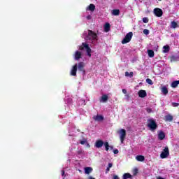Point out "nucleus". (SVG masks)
<instances>
[{"mask_svg": "<svg viewBox=\"0 0 179 179\" xmlns=\"http://www.w3.org/2000/svg\"><path fill=\"white\" fill-rule=\"evenodd\" d=\"M147 127L152 131H156L157 129V123H156V120L153 119H148Z\"/></svg>", "mask_w": 179, "mask_h": 179, "instance_id": "obj_1", "label": "nucleus"}, {"mask_svg": "<svg viewBox=\"0 0 179 179\" xmlns=\"http://www.w3.org/2000/svg\"><path fill=\"white\" fill-rule=\"evenodd\" d=\"M86 50L87 51V54L88 55V57H92V49L90 48V47L89 46V44L85 43H83L82 45L79 46V50L80 51H83V50Z\"/></svg>", "mask_w": 179, "mask_h": 179, "instance_id": "obj_2", "label": "nucleus"}, {"mask_svg": "<svg viewBox=\"0 0 179 179\" xmlns=\"http://www.w3.org/2000/svg\"><path fill=\"white\" fill-rule=\"evenodd\" d=\"M170 155V151L169 150V147L166 146L164 149L162 150V153L160 154L161 159H167Z\"/></svg>", "mask_w": 179, "mask_h": 179, "instance_id": "obj_3", "label": "nucleus"}, {"mask_svg": "<svg viewBox=\"0 0 179 179\" xmlns=\"http://www.w3.org/2000/svg\"><path fill=\"white\" fill-rule=\"evenodd\" d=\"M134 36V34L132 32H129L125 36L124 38L122 41V44H127V43H129L131 40L132 39V36Z\"/></svg>", "mask_w": 179, "mask_h": 179, "instance_id": "obj_4", "label": "nucleus"}, {"mask_svg": "<svg viewBox=\"0 0 179 179\" xmlns=\"http://www.w3.org/2000/svg\"><path fill=\"white\" fill-rule=\"evenodd\" d=\"M87 40H97V34H96V33H94V31L89 29L88 30V36H87Z\"/></svg>", "mask_w": 179, "mask_h": 179, "instance_id": "obj_5", "label": "nucleus"}, {"mask_svg": "<svg viewBox=\"0 0 179 179\" xmlns=\"http://www.w3.org/2000/svg\"><path fill=\"white\" fill-rule=\"evenodd\" d=\"M118 134H120L121 143H124V141H125V136H127V131L124 129H121L118 131Z\"/></svg>", "mask_w": 179, "mask_h": 179, "instance_id": "obj_6", "label": "nucleus"}, {"mask_svg": "<svg viewBox=\"0 0 179 179\" xmlns=\"http://www.w3.org/2000/svg\"><path fill=\"white\" fill-rule=\"evenodd\" d=\"M153 12L157 17H162V16H163V10L161 8H155Z\"/></svg>", "mask_w": 179, "mask_h": 179, "instance_id": "obj_7", "label": "nucleus"}, {"mask_svg": "<svg viewBox=\"0 0 179 179\" xmlns=\"http://www.w3.org/2000/svg\"><path fill=\"white\" fill-rule=\"evenodd\" d=\"M77 68L80 72H82L84 75L86 73V71H85V63L84 62H79L77 65Z\"/></svg>", "mask_w": 179, "mask_h": 179, "instance_id": "obj_8", "label": "nucleus"}, {"mask_svg": "<svg viewBox=\"0 0 179 179\" xmlns=\"http://www.w3.org/2000/svg\"><path fill=\"white\" fill-rule=\"evenodd\" d=\"M104 145V141L103 140H96L94 143V147L97 148V149H100V148H103V145Z\"/></svg>", "mask_w": 179, "mask_h": 179, "instance_id": "obj_9", "label": "nucleus"}, {"mask_svg": "<svg viewBox=\"0 0 179 179\" xmlns=\"http://www.w3.org/2000/svg\"><path fill=\"white\" fill-rule=\"evenodd\" d=\"M76 72H78V64L73 66L70 74L71 76H76Z\"/></svg>", "mask_w": 179, "mask_h": 179, "instance_id": "obj_10", "label": "nucleus"}, {"mask_svg": "<svg viewBox=\"0 0 179 179\" xmlns=\"http://www.w3.org/2000/svg\"><path fill=\"white\" fill-rule=\"evenodd\" d=\"M74 58L76 61H79V59L82 58V52H80L79 50L76 51L74 54Z\"/></svg>", "mask_w": 179, "mask_h": 179, "instance_id": "obj_11", "label": "nucleus"}, {"mask_svg": "<svg viewBox=\"0 0 179 179\" xmlns=\"http://www.w3.org/2000/svg\"><path fill=\"white\" fill-rule=\"evenodd\" d=\"M148 96V94L146 93L145 90H141L138 91V97H141V99H144V97H146Z\"/></svg>", "mask_w": 179, "mask_h": 179, "instance_id": "obj_12", "label": "nucleus"}, {"mask_svg": "<svg viewBox=\"0 0 179 179\" xmlns=\"http://www.w3.org/2000/svg\"><path fill=\"white\" fill-rule=\"evenodd\" d=\"M103 30L106 33H108L110 30H111V25H110V23H106L103 26Z\"/></svg>", "mask_w": 179, "mask_h": 179, "instance_id": "obj_13", "label": "nucleus"}, {"mask_svg": "<svg viewBox=\"0 0 179 179\" xmlns=\"http://www.w3.org/2000/svg\"><path fill=\"white\" fill-rule=\"evenodd\" d=\"M161 92L163 93L164 96H167V94H169V90L166 86H163L161 88Z\"/></svg>", "mask_w": 179, "mask_h": 179, "instance_id": "obj_14", "label": "nucleus"}, {"mask_svg": "<svg viewBox=\"0 0 179 179\" xmlns=\"http://www.w3.org/2000/svg\"><path fill=\"white\" fill-rule=\"evenodd\" d=\"M93 120H94V121H103L104 117L103 115H97L96 116L93 117Z\"/></svg>", "mask_w": 179, "mask_h": 179, "instance_id": "obj_15", "label": "nucleus"}, {"mask_svg": "<svg viewBox=\"0 0 179 179\" xmlns=\"http://www.w3.org/2000/svg\"><path fill=\"white\" fill-rule=\"evenodd\" d=\"M96 6H94L93 3L90 4V6L87 8V10H90L91 12H94Z\"/></svg>", "mask_w": 179, "mask_h": 179, "instance_id": "obj_16", "label": "nucleus"}, {"mask_svg": "<svg viewBox=\"0 0 179 179\" xmlns=\"http://www.w3.org/2000/svg\"><path fill=\"white\" fill-rule=\"evenodd\" d=\"M178 59H179V57L178 56L172 55L170 57L171 62H177V61H178Z\"/></svg>", "mask_w": 179, "mask_h": 179, "instance_id": "obj_17", "label": "nucleus"}, {"mask_svg": "<svg viewBox=\"0 0 179 179\" xmlns=\"http://www.w3.org/2000/svg\"><path fill=\"white\" fill-rule=\"evenodd\" d=\"M136 159L138 162H145V156H143V155H137L136 157Z\"/></svg>", "mask_w": 179, "mask_h": 179, "instance_id": "obj_18", "label": "nucleus"}, {"mask_svg": "<svg viewBox=\"0 0 179 179\" xmlns=\"http://www.w3.org/2000/svg\"><path fill=\"white\" fill-rule=\"evenodd\" d=\"M158 138L160 141H163V139H164V138H166V134H164V132L161 131L159 134H158Z\"/></svg>", "mask_w": 179, "mask_h": 179, "instance_id": "obj_19", "label": "nucleus"}, {"mask_svg": "<svg viewBox=\"0 0 179 179\" xmlns=\"http://www.w3.org/2000/svg\"><path fill=\"white\" fill-rule=\"evenodd\" d=\"M93 171V168L92 167H85V174H90Z\"/></svg>", "mask_w": 179, "mask_h": 179, "instance_id": "obj_20", "label": "nucleus"}, {"mask_svg": "<svg viewBox=\"0 0 179 179\" xmlns=\"http://www.w3.org/2000/svg\"><path fill=\"white\" fill-rule=\"evenodd\" d=\"M148 54L150 58H153V57H155V52L153 51V50H148Z\"/></svg>", "mask_w": 179, "mask_h": 179, "instance_id": "obj_21", "label": "nucleus"}, {"mask_svg": "<svg viewBox=\"0 0 179 179\" xmlns=\"http://www.w3.org/2000/svg\"><path fill=\"white\" fill-rule=\"evenodd\" d=\"M178 85H179V80H175L172 82L171 86V87H173L174 89H176V87H177Z\"/></svg>", "mask_w": 179, "mask_h": 179, "instance_id": "obj_22", "label": "nucleus"}, {"mask_svg": "<svg viewBox=\"0 0 179 179\" xmlns=\"http://www.w3.org/2000/svg\"><path fill=\"white\" fill-rule=\"evenodd\" d=\"M108 100V96L106 94H103L101 96V101L103 103H106V101Z\"/></svg>", "mask_w": 179, "mask_h": 179, "instance_id": "obj_23", "label": "nucleus"}, {"mask_svg": "<svg viewBox=\"0 0 179 179\" xmlns=\"http://www.w3.org/2000/svg\"><path fill=\"white\" fill-rule=\"evenodd\" d=\"M132 178V175L129 173H126L123 175L122 179Z\"/></svg>", "mask_w": 179, "mask_h": 179, "instance_id": "obj_24", "label": "nucleus"}, {"mask_svg": "<svg viewBox=\"0 0 179 179\" xmlns=\"http://www.w3.org/2000/svg\"><path fill=\"white\" fill-rule=\"evenodd\" d=\"M112 15H113V16H118L120 15V10H118V9L113 10Z\"/></svg>", "mask_w": 179, "mask_h": 179, "instance_id": "obj_25", "label": "nucleus"}, {"mask_svg": "<svg viewBox=\"0 0 179 179\" xmlns=\"http://www.w3.org/2000/svg\"><path fill=\"white\" fill-rule=\"evenodd\" d=\"M165 121H173V116L171 115H167L165 116Z\"/></svg>", "mask_w": 179, "mask_h": 179, "instance_id": "obj_26", "label": "nucleus"}, {"mask_svg": "<svg viewBox=\"0 0 179 179\" xmlns=\"http://www.w3.org/2000/svg\"><path fill=\"white\" fill-rule=\"evenodd\" d=\"M103 145L105 146V150L106 152H108L110 150V144H108V142L106 141L105 143L103 142Z\"/></svg>", "mask_w": 179, "mask_h": 179, "instance_id": "obj_27", "label": "nucleus"}, {"mask_svg": "<svg viewBox=\"0 0 179 179\" xmlns=\"http://www.w3.org/2000/svg\"><path fill=\"white\" fill-rule=\"evenodd\" d=\"M163 52H169V51H170V46H169V45H166L163 47Z\"/></svg>", "mask_w": 179, "mask_h": 179, "instance_id": "obj_28", "label": "nucleus"}, {"mask_svg": "<svg viewBox=\"0 0 179 179\" xmlns=\"http://www.w3.org/2000/svg\"><path fill=\"white\" fill-rule=\"evenodd\" d=\"M177 27H178V23H172L171 24V29H177Z\"/></svg>", "mask_w": 179, "mask_h": 179, "instance_id": "obj_29", "label": "nucleus"}, {"mask_svg": "<svg viewBox=\"0 0 179 179\" xmlns=\"http://www.w3.org/2000/svg\"><path fill=\"white\" fill-rule=\"evenodd\" d=\"M146 83H148V85H153V81L152 80V79L150 78H147L146 80Z\"/></svg>", "mask_w": 179, "mask_h": 179, "instance_id": "obj_30", "label": "nucleus"}, {"mask_svg": "<svg viewBox=\"0 0 179 179\" xmlns=\"http://www.w3.org/2000/svg\"><path fill=\"white\" fill-rule=\"evenodd\" d=\"M143 33L144 34H145V36H148V34H149V33H150V31H149V29H144L143 31Z\"/></svg>", "mask_w": 179, "mask_h": 179, "instance_id": "obj_31", "label": "nucleus"}, {"mask_svg": "<svg viewBox=\"0 0 179 179\" xmlns=\"http://www.w3.org/2000/svg\"><path fill=\"white\" fill-rule=\"evenodd\" d=\"M138 171H139L138 170L137 168L134 169L133 170V174H134V176H136V174H138Z\"/></svg>", "mask_w": 179, "mask_h": 179, "instance_id": "obj_32", "label": "nucleus"}, {"mask_svg": "<svg viewBox=\"0 0 179 179\" xmlns=\"http://www.w3.org/2000/svg\"><path fill=\"white\" fill-rule=\"evenodd\" d=\"M143 23H148L149 22V18L148 17H143Z\"/></svg>", "mask_w": 179, "mask_h": 179, "instance_id": "obj_33", "label": "nucleus"}, {"mask_svg": "<svg viewBox=\"0 0 179 179\" xmlns=\"http://www.w3.org/2000/svg\"><path fill=\"white\" fill-rule=\"evenodd\" d=\"M172 106H173V107H178L179 103H178L173 102V103H172Z\"/></svg>", "mask_w": 179, "mask_h": 179, "instance_id": "obj_34", "label": "nucleus"}, {"mask_svg": "<svg viewBox=\"0 0 179 179\" xmlns=\"http://www.w3.org/2000/svg\"><path fill=\"white\" fill-rule=\"evenodd\" d=\"M146 111H147V113H148V114H150V113H152V108H146Z\"/></svg>", "mask_w": 179, "mask_h": 179, "instance_id": "obj_35", "label": "nucleus"}, {"mask_svg": "<svg viewBox=\"0 0 179 179\" xmlns=\"http://www.w3.org/2000/svg\"><path fill=\"white\" fill-rule=\"evenodd\" d=\"M118 152H119V151H118L117 149H115V150H113L114 155H118Z\"/></svg>", "mask_w": 179, "mask_h": 179, "instance_id": "obj_36", "label": "nucleus"}, {"mask_svg": "<svg viewBox=\"0 0 179 179\" xmlns=\"http://www.w3.org/2000/svg\"><path fill=\"white\" fill-rule=\"evenodd\" d=\"M129 76L130 77V78H132L133 76H134V72H130L129 73Z\"/></svg>", "mask_w": 179, "mask_h": 179, "instance_id": "obj_37", "label": "nucleus"}, {"mask_svg": "<svg viewBox=\"0 0 179 179\" xmlns=\"http://www.w3.org/2000/svg\"><path fill=\"white\" fill-rule=\"evenodd\" d=\"M86 140H84V141H81L80 142V143L81 144V145H85V143H86Z\"/></svg>", "mask_w": 179, "mask_h": 179, "instance_id": "obj_38", "label": "nucleus"}, {"mask_svg": "<svg viewBox=\"0 0 179 179\" xmlns=\"http://www.w3.org/2000/svg\"><path fill=\"white\" fill-rule=\"evenodd\" d=\"M113 179H120V177H118L117 175H113Z\"/></svg>", "mask_w": 179, "mask_h": 179, "instance_id": "obj_39", "label": "nucleus"}, {"mask_svg": "<svg viewBox=\"0 0 179 179\" xmlns=\"http://www.w3.org/2000/svg\"><path fill=\"white\" fill-rule=\"evenodd\" d=\"M108 167H109V169H111V167H113V163H109L108 164Z\"/></svg>", "mask_w": 179, "mask_h": 179, "instance_id": "obj_40", "label": "nucleus"}, {"mask_svg": "<svg viewBox=\"0 0 179 179\" xmlns=\"http://www.w3.org/2000/svg\"><path fill=\"white\" fill-rule=\"evenodd\" d=\"M124 75H125V76L128 77V76H129V73L128 71H126L124 73Z\"/></svg>", "mask_w": 179, "mask_h": 179, "instance_id": "obj_41", "label": "nucleus"}, {"mask_svg": "<svg viewBox=\"0 0 179 179\" xmlns=\"http://www.w3.org/2000/svg\"><path fill=\"white\" fill-rule=\"evenodd\" d=\"M122 93H124V94H127V90L122 89Z\"/></svg>", "mask_w": 179, "mask_h": 179, "instance_id": "obj_42", "label": "nucleus"}, {"mask_svg": "<svg viewBox=\"0 0 179 179\" xmlns=\"http://www.w3.org/2000/svg\"><path fill=\"white\" fill-rule=\"evenodd\" d=\"M87 19L88 20H90V19H92V16H91V15H87Z\"/></svg>", "mask_w": 179, "mask_h": 179, "instance_id": "obj_43", "label": "nucleus"}, {"mask_svg": "<svg viewBox=\"0 0 179 179\" xmlns=\"http://www.w3.org/2000/svg\"><path fill=\"white\" fill-rule=\"evenodd\" d=\"M62 176H65V171L64 170L62 171Z\"/></svg>", "mask_w": 179, "mask_h": 179, "instance_id": "obj_44", "label": "nucleus"}, {"mask_svg": "<svg viewBox=\"0 0 179 179\" xmlns=\"http://www.w3.org/2000/svg\"><path fill=\"white\" fill-rule=\"evenodd\" d=\"M109 148L110 149V150H113V149H114V147H113V145H109Z\"/></svg>", "mask_w": 179, "mask_h": 179, "instance_id": "obj_45", "label": "nucleus"}, {"mask_svg": "<svg viewBox=\"0 0 179 179\" xmlns=\"http://www.w3.org/2000/svg\"><path fill=\"white\" fill-rule=\"evenodd\" d=\"M106 171H107V172L110 171V167H107Z\"/></svg>", "mask_w": 179, "mask_h": 179, "instance_id": "obj_46", "label": "nucleus"}, {"mask_svg": "<svg viewBox=\"0 0 179 179\" xmlns=\"http://www.w3.org/2000/svg\"><path fill=\"white\" fill-rule=\"evenodd\" d=\"M88 179H96V178H93L92 176H90Z\"/></svg>", "mask_w": 179, "mask_h": 179, "instance_id": "obj_47", "label": "nucleus"}, {"mask_svg": "<svg viewBox=\"0 0 179 179\" xmlns=\"http://www.w3.org/2000/svg\"><path fill=\"white\" fill-rule=\"evenodd\" d=\"M157 179H164V178H163L159 176Z\"/></svg>", "mask_w": 179, "mask_h": 179, "instance_id": "obj_48", "label": "nucleus"}, {"mask_svg": "<svg viewBox=\"0 0 179 179\" xmlns=\"http://www.w3.org/2000/svg\"><path fill=\"white\" fill-rule=\"evenodd\" d=\"M171 23H176V22L175 21H172V22H171Z\"/></svg>", "mask_w": 179, "mask_h": 179, "instance_id": "obj_49", "label": "nucleus"}, {"mask_svg": "<svg viewBox=\"0 0 179 179\" xmlns=\"http://www.w3.org/2000/svg\"><path fill=\"white\" fill-rule=\"evenodd\" d=\"M88 148H90V145L87 144Z\"/></svg>", "mask_w": 179, "mask_h": 179, "instance_id": "obj_50", "label": "nucleus"}, {"mask_svg": "<svg viewBox=\"0 0 179 179\" xmlns=\"http://www.w3.org/2000/svg\"><path fill=\"white\" fill-rule=\"evenodd\" d=\"M79 172H80V173H82V171H81V170H79Z\"/></svg>", "mask_w": 179, "mask_h": 179, "instance_id": "obj_51", "label": "nucleus"}, {"mask_svg": "<svg viewBox=\"0 0 179 179\" xmlns=\"http://www.w3.org/2000/svg\"><path fill=\"white\" fill-rule=\"evenodd\" d=\"M159 1H162V0H159Z\"/></svg>", "mask_w": 179, "mask_h": 179, "instance_id": "obj_52", "label": "nucleus"}]
</instances>
